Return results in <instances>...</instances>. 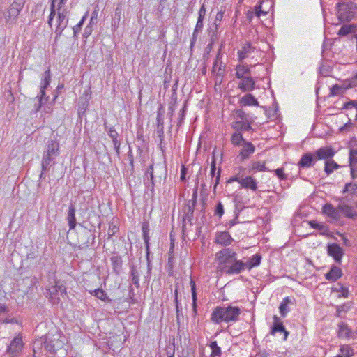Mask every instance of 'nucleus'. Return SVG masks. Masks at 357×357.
I'll return each instance as SVG.
<instances>
[{
	"label": "nucleus",
	"mask_w": 357,
	"mask_h": 357,
	"mask_svg": "<svg viewBox=\"0 0 357 357\" xmlns=\"http://www.w3.org/2000/svg\"><path fill=\"white\" fill-rule=\"evenodd\" d=\"M231 141L233 144L236 146L241 145L242 142L245 143L244 138L243 137L242 135L239 132H234L231 137Z\"/></svg>",
	"instance_id": "de8ad7c7"
},
{
	"label": "nucleus",
	"mask_w": 357,
	"mask_h": 357,
	"mask_svg": "<svg viewBox=\"0 0 357 357\" xmlns=\"http://www.w3.org/2000/svg\"><path fill=\"white\" fill-rule=\"evenodd\" d=\"M67 220L68 221L70 229H75L76 226L75 208L73 205H70L68 211Z\"/></svg>",
	"instance_id": "c756f323"
},
{
	"label": "nucleus",
	"mask_w": 357,
	"mask_h": 357,
	"mask_svg": "<svg viewBox=\"0 0 357 357\" xmlns=\"http://www.w3.org/2000/svg\"><path fill=\"white\" fill-rule=\"evenodd\" d=\"M255 47L252 46L250 43H247L238 52V60L241 61L248 58L255 52Z\"/></svg>",
	"instance_id": "f3484780"
},
{
	"label": "nucleus",
	"mask_w": 357,
	"mask_h": 357,
	"mask_svg": "<svg viewBox=\"0 0 357 357\" xmlns=\"http://www.w3.org/2000/svg\"><path fill=\"white\" fill-rule=\"evenodd\" d=\"M237 182L243 188L250 189L252 191H256L257 190V182L251 176H248L241 179H238Z\"/></svg>",
	"instance_id": "4468645a"
},
{
	"label": "nucleus",
	"mask_w": 357,
	"mask_h": 357,
	"mask_svg": "<svg viewBox=\"0 0 357 357\" xmlns=\"http://www.w3.org/2000/svg\"><path fill=\"white\" fill-rule=\"evenodd\" d=\"M255 147L251 142H245L240 155L243 160L246 159L255 152Z\"/></svg>",
	"instance_id": "bb28decb"
},
{
	"label": "nucleus",
	"mask_w": 357,
	"mask_h": 357,
	"mask_svg": "<svg viewBox=\"0 0 357 357\" xmlns=\"http://www.w3.org/2000/svg\"><path fill=\"white\" fill-rule=\"evenodd\" d=\"M223 15H224V13L222 11H220L217 13V15L215 16V24L216 26H218V24H220V23L223 17Z\"/></svg>",
	"instance_id": "774afa93"
},
{
	"label": "nucleus",
	"mask_w": 357,
	"mask_h": 357,
	"mask_svg": "<svg viewBox=\"0 0 357 357\" xmlns=\"http://www.w3.org/2000/svg\"><path fill=\"white\" fill-rule=\"evenodd\" d=\"M210 175L212 177V179H213V178H215L214 188H215L216 186L219 183V181H220V169H218V170L216 173L215 160L214 158L213 159L211 164Z\"/></svg>",
	"instance_id": "c85d7f7f"
},
{
	"label": "nucleus",
	"mask_w": 357,
	"mask_h": 357,
	"mask_svg": "<svg viewBox=\"0 0 357 357\" xmlns=\"http://www.w3.org/2000/svg\"><path fill=\"white\" fill-rule=\"evenodd\" d=\"M185 111H186V106L184 105L183 107V108L181 109V110L180 111L179 117L178 119V122H177L178 126H180L182 125L183 120H184L185 115Z\"/></svg>",
	"instance_id": "052dcab7"
},
{
	"label": "nucleus",
	"mask_w": 357,
	"mask_h": 357,
	"mask_svg": "<svg viewBox=\"0 0 357 357\" xmlns=\"http://www.w3.org/2000/svg\"><path fill=\"white\" fill-rule=\"evenodd\" d=\"M337 15L341 21L349 22L357 13V5L351 1L339 2L337 4Z\"/></svg>",
	"instance_id": "f03ea898"
},
{
	"label": "nucleus",
	"mask_w": 357,
	"mask_h": 357,
	"mask_svg": "<svg viewBox=\"0 0 357 357\" xmlns=\"http://www.w3.org/2000/svg\"><path fill=\"white\" fill-rule=\"evenodd\" d=\"M344 108L346 109L355 108L357 111V100H350L344 105Z\"/></svg>",
	"instance_id": "680f3d73"
},
{
	"label": "nucleus",
	"mask_w": 357,
	"mask_h": 357,
	"mask_svg": "<svg viewBox=\"0 0 357 357\" xmlns=\"http://www.w3.org/2000/svg\"><path fill=\"white\" fill-rule=\"evenodd\" d=\"M338 208L340 210V214L342 213L348 218H354L357 216V214L353 208L345 204H340Z\"/></svg>",
	"instance_id": "a878e982"
},
{
	"label": "nucleus",
	"mask_w": 357,
	"mask_h": 357,
	"mask_svg": "<svg viewBox=\"0 0 357 357\" xmlns=\"http://www.w3.org/2000/svg\"><path fill=\"white\" fill-rule=\"evenodd\" d=\"M130 278L132 284L136 287H139V274L134 266L130 268Z\"/></svg>",
	"instance_id": "58836bf2"
},
{
	"label": "nucleus",
	"mask_w": 357,
	"mask_h": 357,
	"mask_svg": "<svg viewBox=\"0 0 357 357\" xmlns=\"http://www.w3.org/2000/svg\"><path fill=\"white\" fill-rule=\"evenodd\" d=\"M3 324H20L19 321L17 318L13 317V318H6L3 319L2 321Z\"/></svg>",
	"instance_id": "69168bd1"
},
{
	"label": "nucleus",
	"mask_w": 357,
	"mask_h": 357,
	"mask_svg": "<svg viewBox=\"0 0 357 357\" xmlns=\"http://www.w3.org/2000/svg\"><path fill=\"white\" fill-rule=\"evenodd\" d=\"M237 257V253L233 249L223 248L215 255V259L218 264V268L222 271V268L227 266Z\"/></svg>",
	"instance_id": "7ed1b4c3"
},
{
	"label": "nucleus",
	"mask_w": 357,
	"mask_h": 357,
	"mask_svg": "<svg viewBox=\"0 0 357 357\" xmlns=\"http://www.w3.org/2000/svg\"><path fill=\"white\" fill-rule=\"evenodd\" d=\"M235 70V75L238 79L245 77V76H250V67L248 65H237Z\"/></svg>",
	"instance_id": "b1692460"
},
{
	"label": "nucleus",
	"mask_w": 357,
	"mask_h": 357,
	"mask_svg": "<svg viewBox=\"0 0 357 357\" xmlns=\"http://www.w3.org/2000/svg\"><path fill=\"white\" fill-rule=\"evenodd\" d=\"M59 145L56 141L50 140L45 147L44 153L54 158L59 155Z\"/></svg>",
	"instance_id": "6ab92c4d"
},
{
	"label": "nucleus",
	"mask_w": 357,
	"mask_h": 357,
	"mask_svg": "<svg viewBox=\"0 0 357 357\" xmlns=\"http://www.w3.org/2000/svg\"><path fill=\"white\" fill-rule=\"evenodd\" d=\"M212 350L211 357H220L221 355V348L218 345L216 341H212L209 344Z\"/></svg>",
	"instance_id": "37998d69"
},
{
	"label": "nucleus",
	"mask_w": 357,
	"mask_h": 357,
	"mask_svg": "<svg viewBox=\"0 0 357 357\" xmlns=\"http://www.w3.org/2000/svg\"><path fill=\"white\" fill-rule=\"evenodd\" d=\"M342 275V272L341 268L335 266H332L330 271L325 274V278L329 281L334 282L341 278Z\"/></svg>",
	"instance_id": "4be33fe9"
},
{
	"label": "nucleus",
	"mask_w": 357,
	"mask_h": 357,
	"mask_svg": "<svg viewBox=\"0 0 357 357\" xmlns=\"http://www.w3.org/2000/svg\"><path fill=\"white\" fill-rule=\"evenodd\" d=\"M68 24V18L65 19L62 22H59L55 29L56 38H58L61 36L64 29L67 27Z\"/></svg>",
	"instance_id": "79ce46f5"
},
{
	"label": "nucleus",
	"mask_w": 357,
	"mask_h": 357,
	"mask_svg": "<svg viewBox=\"0 0 357 357\" xmlns=\"http://www.w3.org/2000/svg\"><path fill=\"white\" fill-rule=\"evenodd\" d=\"M332 291L334 292L340 293L339 296L347 298L349 296V289L347 287H344L340 283H337L332 287Z\"/></svg>",
	"instance_id": "72a5a7b5"
},
{
	"label": "nucleus",
	"mask_w": 357,
	"mask_h": 357,
	"mask_svg": "<svg viewBox=\"0 0 357 357\" xmlns=\"http://www.w3.org/2000/svg\"><path fill=\"white\" fill-rule=\"evenodd\" d=\"M246 269L245 262L237 260V257L229 264L227 266L222 268V272L229 275H236L241 273L243 271Z\"/></svg>",
	"instance_id": "423d86ee"
},
{
	"label": "nucleus",
	"mask_w": 357,
	"mask_h": 357,
	"mask_svg": "<svg viewBox=\"0 0 357 357\" xmlns=\"http://www.w3.org/2000/svg\"><path fill=\"white\" fill-rule=\"evenodd\" d=\"M309 225L312 228L321 231V234L327 236L329 233L328 227L321 223L317 222L316 221H310Z\"/></svg>",
	"instance_id": "2f4dec72"
},
{
	"label": "nucleus",
	"mask_w": 357,
	"mask_h": 357,
	"mask_svg": "<svg viewBox=\"0 0 357 357\" xmlns=\"http://www.w3.org/2000/svg\"><path fill=\"white\" fill-rule=\"evenodd\" d=\"M241 81L238 84V89L243 91H252L255 88V81L250 76L241 78Z\"/></svg>",
	"instance_id": "2eb2a0df"
},
{
	"label": "nucleus",
	"mask_w": 357,
	"mask_h": 357,
	"mask_svg": "<svg viewBox=\"0 0 357 357\" xmlns=\"http://www.w3.org/2000/svg\"><path fill=\"white\" fill-rule=\"evenodd\" d=\"M190 287H191V293H192V310L194 314H197V292H196V284L195 281L191 279L190 280Z\"/></svg>",
	"instance_id": "c9c22d12"
},
{
	"label": "nucleus",
	"mask_w": 357,
	"mask_h": 357,
	"mask_svg": "<svg viewBox=\"0 0 357 357\" xmlns=\"http://www.w3.org/2000/svg\"><path fill=\"white\" fill-rule=\"evenodd\" d=\"M148 174L150 176L151 188V190L153 191L155 182L158 181V179L159 181H160L162 177L167 175V169L165 166L161 164H157L156 165L151 164L146 172V175Z\"/></svg>",
	"instance_id": "20e7f679"
},
{
	"label": "nucleus",
	"mask_w": 357,
	"mask_h": 357,
	"mask_svg": "<svg viewBox=\"0 0 357 357\" xmlns=\"http://www.w3.org/2000/svg\"><path fill=\"white\" fill-rule=\"evenodd\" d=\"M43 346L47 351L54 352L61 346V343L54 336L47 335L45 336Z\"/></svg>",
	"instance_id": "9b49d317"
},
{
	"label": "nucleus",
	"mask_w": 357,
	"mask_h": 357,
	"mask_svg": "<svg viewBox=\"0 0 357 357\" xmlns=\"http://www.w3.org/2000/svg\"><path fill=\"white\" fill-rule=\"evenodd\" d=\"M45 294L51 300L52 303H59L60 301L59 296L66 295V287L56 282L55 285H52L47 289Z\"/></svg>",
	"instance_id": "39448f33"
},
{
	"label": "nucleus",
	"mask_w": 357,
	"mask_h": 357,
	"mask_svg": "<svg viewBox=\"0 0 357 357\" xmlns=\"http://www.w3.org/2000/svg\"><path fill=\"white\" fill-rule=\"evenodd\" d=\"M354 27L351 25H343L338 31V35L341 36H347L353 32Z\"/></svg>",
	"instance_id": "8fccbe9b"
},
{
	"label": "nucleus",
	"mask_w": 357,
	"mask_h": 357,
	"mask_svg": "<svg viewBox=\"0 0 357 357\" xmlns=\"http://www.w3.org/2000/svg\"><path fill=\"white\" fill-rule=\"evenodd\" d=\"M143 239L144 241L145 246H146V254L148 264H149V255H150V248H149V233L142 234Z\"/></svg>",
	"instance_id": "09e8293b"
},
{
	"label": "nucleus",
	"mask_w": 357,
	"mask_h": 357,
	"mask_svg": "<svg viewBox=\"0 0 357 357\" xmlns=\"http://www.w3.org/2000/svg\"><path fill=\"white\" fill-rule=\"evenodd\" d=\"M97 23V13L93 12L92 14V16L90 19V22L88 24V26H91L93 28L94 26H96Z\"/></svg>",
	"instance_id": "338daca9"
},
{
	"label": "nucleus",
	"mask_w": 357,
	"mask_h": 357,
	"mask_svg": "<svg viewBox=\"0 0 357 357\" xmlns=\"http://www.w3.org/2000/svg\"><path fill=\"white\" fill-rule=\"evenodd\" d=\"M110 260L112 262L113 271L116 274L119 275L122 269L123 261H122L121 257L120 256L115 255V256H112L110 258Z\"/></svg>",
	"instance_id": "7c9ffc66"
},
{
	"label": "nucleus",
	"mask_w": 357,
	"mask_h": 357,
	"mask_svg": "<svg viewBox=\"0 0 357 357\" xmlns=\"http://www.w3.org/2000/svg\"><path fill=\"white\" fill-rule=\"evenodd\" d=\"M105 128L107 130V133L109 136L113 139H117L119 134L114 128V127L107 128L106 123H105Z\"/></svg>",
	"instance_id": "13d9d810"
},
{
	"label": "nucleus",
	"mask_w": 357,
	"mask_h": 357,
	"mask_svg": "<svg viewBox=\"0 0 357 357\" xmlns=\"http://www.w3.org/2000/svg\"><path fill=\"white\" fill-rule=\"evenodd\" d=\"M234 239L227 231L217 232L215 238V243L224 247H227L231 244Z\"/></svg>",
	"instance_id": "ddd939ff"
},
{
	"label": "nucleus",
	"mask_w": 357,
	"mask_h": 357,
	"mask_svg": "<svg viewBox=\"0 0 357 357\" xmlns=\"http://www.w3.org/2000/svg\"><path fill=\"white\" fill-rule=\"evenodd\" d=\"M197 190L195 189L193 192L192 199L188 200L184 208V213L185 215V218L190 220L193 217L195 206L197 203Z\"/></svg>",
	"instance_id": "f8f14e48"
},
{
	"label": "nucleus",
	"mask_w": 357,
	"mask_h": 357,
	"mask_svg": "<svg viewBox=\"0 0 357 357\" xmlns=\"http://www.w3.org/2000/svg\"><path fill=\"white\" fill-rule=\"evenodd\" d=\"M86 14L84 16L82 17V20H80V22L77 25H75V26H74L73 27L74 37H76L77 35L80 31V30L82 29V26L85 20H86Z\"/></svg>",
	"instance_id": "5fc2aeb1"
},
{
	"label": "nucleus",
	"mask_w": 357,
	"mask_h": 357,
	"mask_svg": "<svg viewBox=\"0 0 357 357\" xmlns=\"http://www.w3.org/2000/svg\"><path fill=\"white\" fill-rule=\"evenodd\" d=\"M241 313V310L236 306L216 307L211 314L212 322L219 324L222 322H236Z\"/></svg>",
	"instance_id": "f257e3e1"
},
{
	"label": "nucleus",
	"mask_w": 357,
	"mask_h": 357,
	"mask_svg": "<svg viewBox=\"0 0 357 357\" xmlns=\"http://www.w3.org/2000/svg\"><path fill=\"white\" fill-rule=\"evenodd\" d=\"M327 252L329 256L332 257L335 262L340 263L344 252L343 249L336 243L329 244L327 246Z\"/></svg>",
	"instance_id": "6e6552de"
},
{
	"label": "nucleus",
	"mask_w": 357,
	"mask_h": 357,
	"mask_svg": "<svg viewBox=\"0 0 357 357\" xmlns=\"http://www.w3.org/2000/svg\"><path fill=\"white\" fill-rule=\"evenodd\" d=\"M24 6V0H14L10 6L9 15L17 17Z\"/></svg>",
	"instance_id": "412c9836"
},
{
	"label": "nucleus",
	"mask_w": 357,
	"mask_h": 357,
	"mask_svg": "<svg viewBox=\"0 0 357 357\" xmlns=\"http://www.w3.org/2000/svg\"><path fill=\"white\" fill-rule=\"evenodd\" d=\"M232 128L236 129L237 131H248L251 129V126L249 123L244 121H236L233 123Z\"/></svg>",
	"instance_id": "ea45409f"
},
{
	"label": "nucleus",
	"mask_w": 357,
	"mask_h": 357,
	"mask_svg": "<svg viewBox=\"0 0 357 357\" xmlns=\"http://www.w3.org/2000/svg\"><path fill=\"white\" fill-rule=\"evenodd\" d=\"M43 76L44 77L41 87H43V89H46L50 85L51 81V74L50 69L47 70L44 73Z\"/></svg>",
	"instance_id": "603ef678"
},
{
	"label": "nucleus",
	"mask_w": 357,
	"mask_h": 357,
	"mask_svg": "<svg viewBox=\"0 0 357 357\" xmlns=\"http://www.w3.org/2000/svg\"><path fill=\"white\" fill-rule=\"evenodd\" d=\"M323 213L335 220L340 217L338 207L335 208L331 204H326L323 206Z\"/></svg>",
	"instance_id": "aec40b11"
},
{
	"label": "nucleus",
	"mask_w": 357,
	"mask_h": 357,
	"mask_svg": "<svg viewBox=\"0 0 357 357\" xmlns=\"http://www.w3.org/2000/svg\"><path fill=\"white\" fill-rule=\"evenodd\" d=\"M250 169L253 172H267L269 171L265 166V162H254L252 164Z\"/></svg>",
	"instance_id": "c03bdc74"
},
{
	"label": "nucleus",
	"mask_w": 357,
	"mask_h": 357,
	"mask_svg": "<svg viewBox=\"0 0 357 357\" xmlns=\"http://www.w3.org/2000/svg\"><path fill=\"white\" fill-rule=\"evenodd\" d=\"M56 158L49 155L45 153H43V160H42V169L43 171H47L50 166L51 163L55 160Z\"/></svg>",
	"instance_id": "4c0bfd02"
},
{
	"label": "nucleus",
	"mask_w": 357,
	"mask_h": 357,
	"mask_svg": "<svg viewBox=\"0 0 357 357\" xmlns=\"http://www.w3.org/2000/svg\"><path fill=\"white\" fill-rule=\"evenodd\" d=\"M291 303V300L289 297H285L280 303L279 310L282 317H284L289 312L288 305Z\"/></svg>",
	"instance_id": "473e14b6"
},
{
	"label": "nucleus",
	"mask_w": 357,
	"mask_h": 357,
	"mask_svg": "<svg viewBox=\"0 0 357 357\" xmlns=\"http://www.w3.org/2000/svg\"><path fill=\"white\" fill-rule=\"evenodd\" d=\"M349 162H350V165H354L357 163V149H351L350 150Z\"/></svg>",
	"instance_id": "6e6d98bb"
},
{
	"label": "nucleus",
	"mask_w": 357,
	"mask_h": 357,
	"mask_svg": "<svg viewBox=\"0 0 357 357\" xmlns=\"http://www.w3.org/2000/svg\"><path fill=\"white\" fill-rule=\"evenodd\" d=\"M45 89H43V87H41L40 89V97L39 98V103L37 105V106H36V112H38L42 106L41 102L43 98V96L45 95Z\"/></svg>",
	"instance_id": "0e129e2a"
},
{
	"label": "nucleus",
	"mask_w": 357,
	"mask_h": 357,
	"mask_svg": "<svg viewBox=\"0 0 357 357\" xmlns=\"http://www.w3.org/2000/svg\"><path fill=\"white\" fill-rule=\"evenodd\" d=\"M91 239L92 242H93L95 236L91 232L90 230L87 229L86 227H84L79 236L78 241L79 243V247L82 248H88L90 245Z\"/></svg>",
	"instance_id": "9d476101"
},
{
	"label": "nucleus",
	"mask_w": 357,
	"mask_h": 357,
	"mask_svg": "<svg viewBox=\"0 0 357 357\" xmlns=\"http://www.w3.org/2000/svg\"><path fill=\"white\" fill-rule=\"evenodd\" d=\"M225 70V66L222 63V61H220V65L218 66V70L216 72L215 78H216V82H218L217 79L218 78L220 79V82H222V79L224 77V73Z\"/></svg>",
	"instance_id": "864d4df0"
},
{
	"label": "nucleus",
	"mask_w": 357,
	"mask_h": 357,
	"mask_svg": "<svg viewBox=\"0 0 357 357\" xmlns=\"http://www.w3.org/2000/svg\"><path fill=\"white\" fill-rule=\"evenodd\" d=\"M267 3L269 7H272L273 3L272 1L268 0H261L259 4L256 5L255 7V13L257 17H260L261 15H266L269 9L265 10L264 9L263 4Z\"/></svg>",
	"instance_id": "393cba45"
},
{
	"label": "nucleus",
	"mask_w": 357,
	"mask_h": 357,
	"mask_svg": "<svg viewBox=\"0 0 357 357\" xmlns=\"http://www.w3.org/2000/svg\"><path fill=\"white\" fill-rule=\"evenodd\" d=\"M335 155V151L331 147H321L314 153L315 160H331Z\"/></svg>",
	"instance_id": "1a4fd4ad"
},
{
	"label": "nucleus",
	"mask_w": 357,
	"mask_h": 357,
	"mask_svg": "<svg viewBox=\"0 0 357 357\" xmlns=\"http://www.w3.org/2000/svg\"><path fill=\"white\" fill-rule=\"evenodd\" d=\"M275 173L281 180H285L287 178V175L284 173V169L282 168L275 169Z\"/></svg>",
	"instance_id": "e2e57ef3"
},
{
	"label": "nucleus",
	"mask_w": 357,
	"mask_h": 357,
	"mask_svg": "<svg viewBox=\"0 0 357 357\" xmlns=\"http://www.w3.org/2000/svg\"><path fill=\"white\" fill-rule=\"evenodd\" d=\"M315 160L314 155L307 153L301 157L298 165L300 168H309L314 165Z\"/></svg>",
	"instance_id": "a211bd4d"
},
{
	"label": "nucleus",
	"mask_w": 357,
	"mask_h": 357,
	"mask_svg": "<svg viewBox=\"0 0 357 357\" xmlns=\"http://www.w3.org/2000/svg\"><path fill=\"white\" fill-rule=\"evenodd\" d=\"M203 20L202 19H198L197 20V24H196V26L194 29V32H193V34H192V41H191V45H192L195 41L196 40L197 38V33L202 31V28H203Z\"/></svg>",
	"instance_id": "a18cd8bd"
},
{
	"label": "nucleus",
	"mask_w": 357,
	"mask_h": 357,
	"mask_svg": "<svg viewBox=\"0 0 357 357\" xmlns=\"http://www.w3.org/2000/svg\"><path fill=\"white\" fill-rule=\"evenodd\" d=\"M261 260V256L259 254L252 255L249 259L245 262L246 265V269L251 270L252 268L258 266Z\"/></svg>",
	"instance_id": "cd10ccee"
},
{
	"label": "nucleus",
	"mask_w": 357,
	"mask_h": 357,
	"mask_svg": "<svg viewBox=\"0 0 357 357\" xmlns=\"http://www.w3.org/2000/svg\"><path fill=\"white\" fill-rule=\"evenodd\" d=\"M283 333L284 335V340L287 339L289 333L285 330L284 326H283L282 321H280V319L276 316H273V326L271 329V334L275 335V333Z\"/></svg>",
	"instance_id": "dca6fc26"
},
{
	"label": "nucleus",
	"mask_w": 357,
	"mask_h": 357,
	"mask_svg": "<svg viewBox=\"0 0 357 357\" xmlns=\"http://www.w3.org/2000/svg\"><path fill=\"white\" fill-rule=\"evenodd\" d=\"M23 341L22 337L18 335L13 339L7 348V353L12 357L17 356L23 348Z\"/></svg>",
	"instance_id": "0eeeda50"
},
{
	"label": "nucleus",
	"mask_w": 357,
	"mask_h": 357,
	"mask_svg": "<svg viewBox=\"0 0 357 357\" xmlns=\"http://www.w3.org/2000/svg\"><path fill=\"white\" fill-rule=\"evenodd\" d=\"M89 291L90 292L91 294L93 295L98 299H100L103 301H110L107 293L102 289L98 288L94 290H89Z\"/></svg>",
	"instance_id": "f704fd0d"
},
{
	"label": "nucleus",
	"mask_w": 357,
	"mask_h": 357,
	"mask_svg": "<svg viewBox=\"0 0 357 357\" xmlns=\"http://www.w3.org/2000/svg\"><path fill=\"white\" fill-rule=\"evenodd\" d=\"M57 0H51L50 13L48 17L47 24L50 27L52 26L54 17L56 16L55 3Z\"/></svg>",
	"instance_id": "49530a36"
},
{
	"label": "nucleus",
	"mask_w": 357,
	"mask_h": 357,
	"mask_svg": "<svg viewBox=\"0 0 357 357\" xmlns=\"http://www.w3.org/2000/svg\"><path fill=\"white\" fill-rule=\"evenodd\" d=\"M224 206L221 202H218L216 205L214 215L220 218L224 214Z\"/></svg>",
	"instance_id": "4d7b16f0"
},
{
	"label": "nucleus",
	"mask_w": 357,
	"mask_h": 357,
	"mask_svg": "<svg viewBox=\"0 0 357 357\" xmlns=\"http://www.w3.org/2000/svg\"><path fill=\"white\" fill-rule=\"evenodd\" d=\"M343 192L351 194H357V183H347Z\"/></svg>",
	"instance_id": "3c124183"
},
{
	"label": "nucleus",
	"mask_w": 357,
	"mask_h": 357,
	"mask_svg": "<svg viewBox=\"0 0 357 357\" xmlns=\"http://www.w3.org/2000/svg\"><path fill=\"white\" fill-rule=\"evenodd\" d=\"M338 336L342 338L350 337L351 330L349 328L347 324L340 323L339 325Z\"/></svg>",
	"instance_id": "e433bc0d"
},
{
	"label": "nucleus",
	"mask_w": 357,
	"mask_h": 357,
	"mask_svg": "<svg viewBox=\"0 0 357 357\" xmlns=\"http://www.w3.org/2000/svg\"><path fill=\"white\" fill-rule=\"evenodd\" d=\"M118 231L119 228L115 225H109L107 232L108 238H112Z\"/></svg>",
	"instance_id": "bf43d9fd"
},
{
	"label": "nucleus",
	"mask_w": 357,
	"mask_h": 357,
	"mask_svg": "<svg viewBox=\"0 0 357 357\" xmlns=\"http://www.w3.org/2000/svg\"><path fill=\"white\" fill-rule=\"evenodd\" d=\"M339 165L334 160H326L325 162L324 171L326 174H331L335 169H337Z\"/></svg>",
	"instance_id": "a19ab883"
},
{
	"label": "nucleus",
	"mask_w": 357,
	"mask_h": 357,
	"mask_svg": "<svg viewBox=\"0 0 357 357\" xmlns=\"http://www.w3.org/2000/svg\"><path fill=\"white\" fill-rule=\"evenodd\" d=\"M239 103L242 106H259V102L251 93H246L239 100Z\"/></svg>",
	"instance_id": "5701e85b"
}]
</instances>
